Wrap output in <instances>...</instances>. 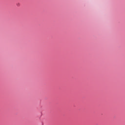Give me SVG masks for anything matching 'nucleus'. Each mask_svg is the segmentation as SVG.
Returning <instances> with one entry per match:
<instances>
[{
  "mask_svg": "<svg viewBox=\"0 0 125 125\" xmlns=\"http://www.w3.org/2000/svg\"><path fill=\"white\" fill-rule=\"evenodd\" d=\"M17 5L18 6H20V3H18V4H17Z\"/></svg>",
  "mask_w": 125,
  "mask_h": 125,
  "instance_id": "nucleus-1",
  "label": "nucleus"
}]
</instances>
